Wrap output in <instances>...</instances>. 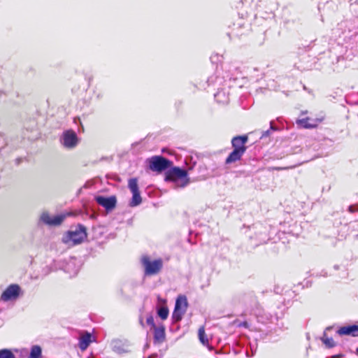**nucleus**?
I'll use <instances>...</instances> for the list:
<instances>
[{
	"label": "nucleus",
	"mask_w": 358,
	"mask_h": 358,
	"mask_svg": "<svg viewBox=\"0 0 358 358\" xmlns=\"http://www.w3.org/2000/svg\"><path fill=\"white\" fill-rule=\"evenodd\" d=\"M86 238L87 232L85 228L78 226L64 233L62 236V241L67 246L73 247L81 243Z\"/></svg>",
	"instance_id": "1"
},
{
	"label": "nucleus",
	"mask_w": 358,
	"mask_h": 358,
	"mask_svg": "<svg viewBox=\"0 0 358 358\" xmlns=\"http://www.w3.org/2000/svg\"><path fill=\"white\" fill-rule=\"evenodd\" d=\"M166 181H171L178 187H183L189 183L187 172L178 167H174L166 172Z\"/></svg>",
	"instance_id": "2"
},
{
	"label": "nucleus",
	"mask_w": 358,
	"mask_h": 358,
	"mask_svg": "<svg viewBox=\"0 0 358 358\" xmlns=\"http://www.w3.org/2000/svg\"><path fill=\"white\" fill-rule=\"evenodd\" d=\"M72 213L66 212L58 215H52L48 211L43 210L40 215V221L49 226H58L60 225L63 221L69 216L71 215Z\"/></svg>",
	"instance_id": "3"
},
{
	"label": "nucleus",
	"mask_w": 358,
	"mask_h": 358,
	"mask_svg": "<svg viewBox=\"0 0 358 358\" xmlns=\"http://www.w3.org/2000/svg\"><path fill=\"white\" fill-rule=\"evenodd\" d=\"M188 307L187 299L185 295H179L176 301L175 308L172 315L176 322L180 321L185 314Z\"/></svg>",
	"instance_id": "4"
},
{
	"label": "nucleus",
	"mask_w": 358,
	"mask_h": 358,
	"mask_svg": "<svg viewBox=\"0 0 358 358\" xmlns=\"http://www.w3.org/2000/svg\"><path fill=\"white\" fill-rule=\"evenodd\" d=\"M142 263L145 268V272L147 275H155L157 273L162 267L161 259L151 261L148 257H143Z\"/></svg>",
	"instance_id": "5"
},
{
	"label": "nucleus",
	"mask_w": 358,
	"mask_h": 358,
	"mask_svg": "<svg viewBox=\"0 0 358 358\" xmlns=\"http://www.w3.org/2000/svg\"><path fill=\"white\" fill-rule=\"evenodd\" d=\"M148 162L150 169L154 171L161 172L172 165L171 162L160 156L152 157Z\"/></svg>",
	"instance_id": "6"
},
{
	"label": "nucleus",
	"mask_w": 358,
	"mask_h": 358,
	"mask_svg": "<svg viewBox=\"0 0 358 358\" xmlns=\"http://www.w3.org/2000/svg\"><path fill=\"white\" fill-rule=\"evenodd\" d=\"M61 143L64 148L68 149L75 148L78 143L76 134L71 130L64 131L61 138Z\"/></svg>",
	"instance_id": "7"
},
{
	"label": "nucleus",
	"mask_w": 358,
	"mask_h": 358,
	"mask_svg": "<svg viewBox=\"0 0 358 358\" xmlns=\"http://www.w3.org/2000/svg\"><path fill=\"white\" fill-rule=\"evenodd\" d=\"M129 187L133 194L130 206H136L141 203V197L139 193L137 180L131 178L129 180Z\"/></svg>",
	"instance_id": "8"
},
{
	"label": "nucleus",
	"mask_w": 358,
	"mask_h": 358,
	"mask_svg": "<svg viewBox=\"0 0 358 358\" xmlns=\"http://www.w3.org/2000/svg\"><path fill=\"white\" fill-rule=\"evenodd\" d=\"M20 287L19 285L13 284L8 286L2 293L1 299L4 301L15 300L20 295Z\"/></svg>",
	"instance_id": "9"
},
{
	"label": "nucleus",
	"mask_w": 358,
	"mask_h": 358,
	"mask_svg": "<svg viewBox=\"0 0 358 358\" xmlns=\"http://www.w3.org/2000/svg\"><path fill=\"white\" fill-rule=\"evenodd\" d=\"M324 120L323 117H317V118H311V117H299L296 120V124L298 126L306 128V129H312L317 127Z\"/></svg>",
	"instance_id": "10"
},
{
	"label": "nucleus",
	"mask_w": 358,
	"mask_h": 358,
	"mask_svg": "<svg viewBox=\"0 0 358 358\" xmlns=\"http://www.w3.org/2000/svg\"><path fill=\"white\" fill-rule=\"evenodd\" d=\"M96 200L99 204L101 205L107 210L113 209L115 207L116 203V199L113 196L108 198L103 196H97Z\"/></svg>",
	"instance_id": "11"
},
{
	"label": "nucleus",
	"mask_w": 358,
	"mask_h": 358,
	"mask_svg": "<svg viewBox=\"0 0 358 358\" xmlns=\"http://www.w3.org/2000/svg\"><path fill=\"white\" fill-rule=\"evenodd\" d=\"M338 333L340 335H352L357 336H358V325L343 327L338 329Z\"/></svg>",
	"instance_id": "12"
},
{
	"label": "nucleus",
	"mask_w": 358,
	"mask_h": 358,
	"mask_svg": "<svg viewBox=\"0 0 358 358\" xmlns=\"http://www.w3.org/2000/svg\"><path fill=\"white\" fill-rule=\"evenodd\" d=\"M248 138L246 136H238L234 138L232 140V145L234 149L238 150H242L243 152L245 151V143H246Z\"/></svg>",
	"instance_id": "13"
},
{
	"label": "nucleus",
	"mask_w": 358,
	"mask_h": 358,
	"mask_svg": "<svg viewBox=\"0 0 358 358\" xmlns=\"http://www.w3.org/2000/svg\"><path fill=\"white\" fill-rule=\"evenodd\" d=\"M155 339L159 343H161L164 341L165 338V331L164 327L163 326L155 327Z\"/></svg>",
	"instance_id": "14"
},
{
	"label": "nucleus",
	"mask_w": 358,
	"mask_h": 358,
	"mask_svg": "<svg viewBox=\"0 0 358 358\" xmlns=\"http://www.w3.org/2000/svg\"><path fill=\"white\" fill-rule=\"evenodd\" d=\"M244 152H243L242 150H238L237 149H234L227 159V163H231L240 159Z\"/></svg>",
	"instance_id": "15"
},
{
	"label": "nucleus",
	"mask_w": 358,
	"mask_h": 358,
	"mask_svg": "<svg viewBox=\"0 0 358 358\" xmlns=\"http://www.w3.org/2000/svg\"><path fill=\"white\" fill-rule=\"evenodd\" d=\"M198 336H199V339L200 341V342L204 345H208V339L207 338V336L205 333V329L203 327H201L199 329V332H198Z\"/></svg>",
	"instance_id": "16"
},
{
	"label": "nucleus",
	"mask_w": 358,
	"mask_h": 358,
	"mask_svg": "<svg viewBox=\"0 0 358 358\" xmlns=\"http://www.w3.org/2000/svg\"><path fill=\"white\" fill-rule=\"evenodd\" d=\"M90 345V334L87 333L80 340L79 343L80 348L84 351Z\"/></svg>",
	"instance_id": "17"
},
{
	"label": "nucleus",
	"mask_w": 358,
	"mask_h": 358,
	"mask_svg": "<svg viewBox=\"0 0 358 358\" xmlns=\"http://www.w3.org/2000/svg\"><path fill=\"white\" fill-rule=\"evenodd\" d=\"M41 356V348L38 345H34L31 348L29 358H40Z\"/></svg>",
	"instance_id": "18"
},
{
	"label": "nucleus",
	"mask_w": 358,
	"mask_h": 358,
	"mask_svg": "<svg viewBox=\"0 0 358 358\" xmlns=\"http://www.w3.org/2000/svg\"><path fill=\"white\" fill-rule=\"evenodd\" d=\"M158 315L162 319L166 320L169 315V309L166 306H162L158 310Z\"/></svg>",
	"instance_id": "19"
},
{
	"label": "nucleus",
	"mask_w": 358,
	"mask_h": 358,
	"mask_svg": "<svg viewBox=\"0 0 358 358\" xmlns=\"http://www.w3.org/2000/svg\"><path fill=\"white\" fill-rule=\"evenodd\" d=\"M0 358H14V355L8 350H0Z\"/></svg>",
	"instance_id": "20"
},
{
	"label": "nucleus",
	"mask_w": 358,
	"mask_h": 358,
	"mask_svg": "<svg viewBox=\"0 0 358 358\" xmlns=\"http://www.w3.org/2000/svg\"><path fill=\"white\" fill-rule=\"evenodd\" d=\"M322 341L329 348H331V347L334 346V342L332 338H329L324 336L322 338Z\"/></svg>",
	"instance_id": "21"
},
{
	"label": "nucleus",
	"mask_w": 358,
	"mask_h": 358,
	"mask_svg": "<svg viewBox=\"0 0 358 358\" xmlns=\"http://www.w3.org/2000/svg\"><path fill=\"white\" fill-rule=\"evenodd\" d=\"M147 323H148V324L150 325L153 329L155 327V325L154 323V318L152 315H150L148 317Z\"/></svg>",
	"instance_id": "22"
},
{
	"label": "nucleus",
	"mask_w": 358,
	"mask_h": 358,
	"mask_svg": "<svg viewBox=\"0 0 358 358\" xmlns=\"http://www.w3.org/2000/svg\"><path fill=\"white\" fill-rule=\"evenodd\" d=\"M158 303H159V305H162V306H164V305L166 304V301L165 299H164L158 297Z\"/></svg>",
	"instance_id": "23"
},
{
	"label": "nucleus",
	"mask_w": 358,
	"mask_h": 358,
	"mask_svg": "<svg viewBox=\"0 0 358 358\" xmlns=\"http://www.w3.org/2000/svg\"><path fill=\"white\" fill-rule=\"evenodd\" d=\"M357 351H358V349H357Z\"/></svg>",
	"instance_id": "24"
}]
</instances>
